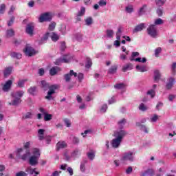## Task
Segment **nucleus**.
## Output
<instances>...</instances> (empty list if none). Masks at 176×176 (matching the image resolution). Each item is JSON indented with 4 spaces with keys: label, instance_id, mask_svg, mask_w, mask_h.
Returning a JSON list of instances; mask_svg holds the SVG:
<instances>
[{
    "label": "nucleus",
    "instance_id": "obj_1",
    "mask_svg": "<svg viewBox=\"0 0 176 176\" xmlns=\"http://www.w3.org/2000/svg\"><path fill=\"white\" fill-rule=\"evenodd\" d=\"M125 123V119H122L118 122V127H120V129L114 131V137H116V138L113 139L111 142L113 148H118V146L120 145L122 140H123V137L126 135V131L122 130L123 126H124Z\"/></svg>",
    "mask_w": 176,
    "mask_h": 176
},
{
    "label": "nucleus",
    "instance_id": "obj_2",
    "mask_svg": "<svg viewBox=\"0 0 176 176\" xmlns=\"http://www.w3.org/2000/svg\"><path fill=\"white\" fill-rule=\"evenodd\" d=\"M10 159H14V156L18 159H22V160H27L30 157V151H26L24 154V148H17L13 154H10Z\"/></svg>",
    "mask_w": 176,
    "mask_h": 176
},
{
    "label": "nucleus",
    "instance_id": "obj_3",
    "mask_svg": "<svg viewBox=\"0 0 176 176\" xmlns=\"http://www.w3.org/2000/svg\"><path fill=\"white\" fill-rule=\"evenodd\" d=\"M32 154L33 155L30 157L29 160V163L31 164V166H36V164H38V160H39V157H41L39 149L37 148H33Z\"/></svg>",
    "mask_w": 176,
    "mask_h": 176
},
{
    "label": "nucleus",
    "instance_id": "obj_4",
    "mask_svg": "<svg viewBox=\"0 0 176 176\" xmlns=\"http://www.w3.org/2000/svg\"><path fill=\"white\" fill-rule=\"evenodd\" d=\"M23 94L24 92L22 91H17L16 93L12 94V97L14 98L13 101L10 103L11 105H17L21 102V97H23Z\"/></svg>",
    "mask_w": 176,
    "mask_h": 176
},
{
    "label": "nucleus",
    "instance_id": "obj_5",
    "mask_svg": "<svg viewBox=\"0 0 176 176\" xmlns=\"http://www.w3.org/2000/svg\"><path fill=\"white\" fill-rule=\"evenodd\" d=\"M49 35L51 36V39L52 41H53V42H57V41L60 39V36H58L55 32L47 33L44 35V36L42 38L43 42L47 41V38H49Z\"/></svg>",
    "mask_w": 176,
    "mask_h": 176
},
{
    "label": "nucleus",
    "instance_id": "obj_6",
    "mask_svg": "<svg viewBox=\"0 0 176 176\" xmlns=\"http://www.w3.org/2000/svg\"><path fill=\"white\" fill-rule=\"evenodd\" d=\"M52 19H53V14L52 12H45L40 16L38 21L40 23H43L44 21H50Z\"/></svg>",
    "mask_w": 176,
    "mask_h": 176
},
{
    "label": "nucleus",
    "instance_id": "obj_7",
    "mask_svg": "<svg viewBox=\"0 0 176 176\" xmlns=\"http://www.w3.org/2000/svg\"><path fill=\"white\" fill-rule=\"evenodd\" d=\"M133 156L134 153L129 151L123 154L121 160L122 162H127V160H129V162H133V160L134 159Z\"/></svg>",
    "mask_w": 176,
    "mask_h": 176
},
{
    "label": "nucleus",
    "instance_id": "obj_8",
    "mask_svg": "<svg viewBox=\"0 0 176 176\" xmlns=\"http://www.w3.org/2000/svg\"><path fill=\"white\" fill-rule=\"evenodd\" d=\"M23 52L26 56H28L29 57H31L32 56H34V54H36V51L34 50L31 46L26 45L25 48L23 50Z\"/></svg>",
    "mask_w": 176,
    "mask_h": 176
},
{
    "label": "nucleus",
    "instance_id": "obj_9",
    "mask_svg": "<svg viewBox=\"0 0 176 176\" xmlns=\"http://www.w3.org/2000/svg\"><path fill=\"white\" fill-rule=\"evenodd\" d=\"M72 60V57L69 55H67L64 56L63 59H58L56 60L55 64L56 65H60V64H63V63H71Z\"/></svg>",
    "mask_w": 176,
    "mask_h": 176
},
{
    "label": "nucleus",
    "instance_id": "obj_10",
    "mask_svg": "<svg viewBox=\"0 0 176 176\" xmlns=\"http://www.w3.org/2000/svg\"><path fill=\"white\" fill-rule=\"evenodd\" d=\"M148 34L153 38H156L157 36V31L156 30V26L155 25H151L147 29Z\"/></svg>",
    "mask_w": 176,
    "mask_h": 176
},
{
    "label": "nucleus",
    "instance_id": "obj_11",
    "mask_svg": "<svg viewBox=\"0 0 176 176\" xmlns=\"http://www.w3.org/2000/svg\"><path fill=\"white\" fill-rule=\"evenodd\" d=\"M56 89H58V85H52L50 87V91H48L47 96H45V98L47 100H52L53 97L52 96V94H54L55 91Z\"/></svg>",
    "mask_w": 176,
    "mask_h": 176
},
{
    "label": "nucleus",
    "instance_id": "obj_12",
    "mask_svg": "<svg viewBox=\"0 0 176 176\" xmlns=\"http://www.w3.org/2000/svg\"><path fill=\"white\" fill-rule=\"evenodd\" d=\"M122 34V28L120 27L118 28L117 34H116V36H117V39L116 41H114V46H116V47L120 46V34Z\"/></svg>",
    "mask_w": 176,
    "mask_h": 176
},
{
    "label": "nucleus",
    "instance_id": "obj_13",
    "mask_svg": "<svg viewBox=\"0 0 176 176\" xmlns=\"http://www.w3.org/2000/svg\"><path fill=\"white\" fill-rule=\"evenodd\" d=\"M72 76H74V78H76V76H78V74L74 72V70H71L70 73L69 74L65 75V79L66 82H69L71 77Z\"/></svg>",
    "mask_w": 176,
    "mask_h": 176
},
{
    "label": "nucleus",
    "instance_id": "obj_14",
    "mask_svg": "<svg viewBox=\"0 0 176 176\" xmlns=\"http://www.w3.org/2000/svg\"><path fill=\"white\" fill-rule=\"evenodd\" d=\"M26 32L29 35H32L34 34V23H29L27 25Z\"/></svg>",
    "mask_w": 176,
    "mask_h": 176
},
{
    "label": "nucleus",
    "instance_id": "obj_15",
    "mask_svg": "<svg viewBox=\"0 0 176 176\" xmlns=\"http://www.w3.org/2000/svg\"><path fill=\"white\" fill-rule=\"evenodd\" d=\"M60 71H61V69L58 67H52L50 70V75L54 76V75H56L58 72H60Z\"/></svg>",
    "mask_w": 176,
    "mask_h": 176
},
{
    "label": "nucleus",
    "instance_id": "obj_16",
    "mask_svg": "<svg viewBox=\"0 0 176 176\" xmlns=\"http://www.w3.org/2000/svg\"><path fill=\"white\" fill-rule=\"evenodd\" d=\"M12 80H9L6 82V85H4L3 86V91H8V90H9V89H10V87L12 86Z\"/></svg>",
    "mask_w": 176,
    "mask_h": 176
},
{
    "label": "nucleus",
    "instance_id": "obj_17",
    "mask_svg": "<svg viewBox=\"0 0 176 176\" xmlns=\"http://www.w3.org/2000/svg\"><path fill=\"white\" fill-rule=\"evenodd\" d=\"M45 130L44 129H39L38 131V140L40 141H43V140H45Z\"/></svg>",
    "mask_w": 176,
    "mask_h": 176
},
{
    "label": "nucleus",
    "instance_id": "obj_18",
    "mask_svg": "<svg viewBox=\"0 0 176 176\" xmlns=\"http://www.w3.org/2000/svg\"><path fill=\"white\" fill-rule=\"evenodd\" d=\"M27 173H29V174H31L32 175H38L39 174V172L36 171V169H32L31 167H29L26 169Z\"/></svg>",
    "mask_w": 176,
    "mask_h": 176
},
{
    "label": "nucleus",
    "instance_id": "obj_19",
    "mask_svg": "<svg viewBox=\"0 0 176 176\" xmlns=\"http://www.w3.org/2000/svg\"><path fill=\"white\" fill-rule=\"evenodd\" d=\"M67 146V143L65 142H59L56 144L57 151H60V149H63Z\"/></svg>",
    "mask_w": 176,
    "mask_h": 176
},
{
    "label": "nucleus",
    "instance_id": "obj_20",
    "mask_svg": "<svg viewBox=\"0 0 176 176\" xmlns=\"http://www.w3.org/2000/svg\"><path fill=\"white\" fill-rule=\"evenodd\" d=\"M136 69L140 72H146V71H148V67L145 65H137Z\"/></svg>",
    "mask_w": 176,
    "mask_h": 176
},
{
    "label": "nucleus",
    "instance_id": "obj_21",
    "mask_svg": "<svg viewBox=\"0 0 176 176\" xmlns=\"http://www.w3.org/2000/svg\"><path fill=\"white\" fill-rule=\"evenodd\" d=\"M144 28H145V24L141 23L135 27V28L133 30V32H138V31H142Z\"/></svg>",
    "mask_w": 176,
    "mask_h": 176
},
{
    "label": "nucleus",
    "instance_id": "obj_22",
    "mask_svg": "<svg viewBox=\"0 0 176 176\" xmlns=\"http://www.w3.org/2000/svg\"><path fill=\"white\" fill-rule=\"evenodd\" d=\"M174 85V78H170L166 84L167 89H171Z\"/></svg>",
    "mask_w": 176,
    "mask_h": 176
},
{
    "label": "nucleus",
    "instance_id": "obj_23",
    "mask_svg": "<svg viewBox=\"0 0 176 176\" xmlns=\"http://www.w3.org/2000/svg\"><path fill=\"white\" fill-rule=\"evenodd\" d=\"M159 79H160V73L159 72V71L155 70L154 72V80L155 82H158Z\"/></svg>",
    "mask_w": 176,
    "mask_h": 176
},
{
    "label": "nucleus",
    "instance_id": "obj_24",
    "mask_svg": "<svg viewBox=\"0 0 176 176\" xmlns=\"http://www.w3.org/2000/svg\"><path fill=\"white\" fill-rule=\"evenodd\" d=\"M10 74H12V67L6 68L4 70V76H5V78H8V76H9Z\"/></svg>",
    "mask_w": 176,
    "mask_h": 176
},
{
    "label": "nucleus",
    "instance_id": "obj_25",
    "mask_svg": "<svg viewBox=\"0 0 176 176\" xmlns=\"http://www.w3.org/2000/svg\"><path fill=\"white\" fill-rule=\"evenodd\" d=\"M87 156L89 159H90L91 160H93V159H94L96 156V152L94 151H91L87 153Z\"/></svg>",
    "mask_w": 176,
    "mask_h": 176
},
{
    "label": "nucleus",
    "instance_id": "obj_26",
    "mask_svg": "<svg viewBox=\"0 0 176 176\" xmlns=\"http://www.w3.org/2000/svg\"><path fill=\"white\" fill-rule=\"evenodd\" d=\"M123 72H126V71H129L130 69H133V65L132 64H127L122 68Z\"/></svg>",
    "mask_w": 176,
    "mask_h": 176
},
{
    "label": "nucleus",
    "instance_id": "obj_27",
    "mask_svg": "<svg viewBox=\"0 0 176 176\" xmlns=\"http://www.w3.org/2000/svg\"><path fill=\"white\" fill-rule=\"evenodd\" d=\"M52 118H53V116H52V114H47V113L44 114V120H45L46 122L49 120H52Z\"/></svg>",
    "mask_w": 176,
    "mask_h": 176
},
{
    "label": "nucleus",
    "instance_id": "obj_28",
    "mask_svg": "<svg viewBox=\"0 0 176 176\" xmlns=\"http://www.w3.org/2000/svg\"><path fill=\"white\" fill-rule=\"evenodd\" d=\"M6 10V6L5 4H1L0 6V14H3Z\"/></svg>",
    "mask_w": 176,
    "mask_h": 176
},
{
    "label": "nucleus",
    "instance_id": "obj_29",
    "mask_svg": "<svg viewBox=\"0 0 176 176\" xmlns=\"http://www.w3.org/2000/svg\"><path fill=\"white\" fill-rule=\"evenodd\" d=\"M153 173V170L152 169H149L147 171H146L142 175V176H151Z\"/></svg>",
    "mask_w": 176,
    "mask_h": 176
},
{
    "label": "nucleus",
    "instance_id": "obj_30",
    "mask_svg": "<svg viewBox=\"0 0 176 176\" xmlns=\"http://www.w3.org/2000/svg\"><path fill=\"white\" fill-rule=\"evenodd\" d=\"M11 56L12 57H14L15 58H18V59L21 58V56H22L21 54H19V53H16V52L11 53Z\"/></svg>",
    "mask_w": 176,
    "mask_h": 176
},
{
    "label": "nucleus",
    "instance_id": "obj_31",
    "mask_svg": "<svg viewBox=\"0 0 176 176\" xmlns=\"http://www.w3.org/2000/svg\"><path fill=\"white\" fill-rule=\"evenodd\" d=\"M14 35V31L13 30L10 29L7 30V37L10 38L11 36H13Z\"/></svg>",
    "mask_w": 176,
    "mask_h": 176
},
{
    "label": "nucleus",
    "instance_id": "obj_32",
    "mask_svg": "<svg viewBox=\"0 0 176 176\" xmlns=\"http://www.w3.org/2000/svg\"><path fill=\"white\" fill-rule=\"evenodd\" d=\"M166 0H155L156 4L157 6H163L164 3H166Z\"/></svg>",
    "mask_w": 176,
    "mask_h": 176
},
{
    "label": "nucleus",
    "instance_id": "obj_33",
    "mask_svg": "<svg viewBox=\"0 0 176 176\" xmlns=\"http://www.w3.org/2000/svg\"><path fill=\"white\" fill-rule=\"evenodd\" d=\"M133 61H136L138 63H146V58H136L133 60Z\"/></svg>",
    "mask_w": 176,
    "mask_h": 176
},
{
    "label": "nucleus",
    "instance_id": "obj_34",
    "mask_svg": "<svg viewBox=\"0 0 176 176\" xmlns=\"http://www.w3.org/2000/svg\"><path fill=\"white\" fill-rule=\"evenodd\" d=\"M92 63H91V59L90 58H87V63L85 65V67L87 68H90L91 67Z\"/></svg>",
    "mask_w": 176,
    "mask_h": 176
},
{
    "label": "nucleus",
    "instance_id": "obj_35",
    "mask_svg": "<svg viewBox=\"0 0 176 176\" xmlns=\"http://www.w3.org/2000/svg\"><path fill=\"white\" fill-rule=\"evenodd\" d=\"M140 56V53L138 52H133L131 58V61H134L135 57H138Z\"/></svg>",
    "mask_w": 176,
    "mask_h": 176
},
{
    "label": "nucleus",
    "instance_id": "obj_36",
    "mask_svg": "<svg viewBox=\"0 0 176 176\" xmlns=\"http://www.w3.org/2000/svg\"><path fill=\"white\" fill-rule=\"evenodd\" d=\"M85 12H86V8L85 7H82L80 8V12L78 13V16H83V14H85Z\"/></svg>",
    "mask_w": 176,
    "mask_h": 176
},
{
    "label": "nucleus",
    "instance_id": "obj_37",
    "mask_svg": "<svg viewBox=\"0 0 176 176\" xmlns=\"http://www.w3.org/2000/svg\"><path fill=\"white\" fill-rule=\"evenodd\" d=\"M145 9H146V6H143V7H142L138 13L140 14V16H141V14H144V13H145Z\"/></svg>",
    "mask_w": 176,
    "mask_h": 176
},
{
    "label": "nucleus",
    "instance_id": "obj_38",
    "mask_svg": "<svg viewBox=\"0 0 176 176\" xmlns=\"http://www.w3.org/2000/svg\"><path fill=\"white\" fill-rule=\"evenodd\" d=\"M124 87H126V85L123 83L117 84L115 85L116 89H124Z\"/></svg>",
    "mask_w": 176,
    "mask_h": 176
},
{
    "label": "nucleus",
    "instance_id": "obj_39",
    "mask_svg": "<svg viewBox=\"0 0 176 176\" xmlns=\"http://www.w3.org/2000/svg\"><path fill=\"white\" fill-rule=\"evenodd\" d=\"M35 91H36V87H31L30 89H28V92L30 93V94H35Z\"/></svg>",
    "mask_w": 176,
    "mask_h": 176
},
{
    "label": "nucleus",
    "instance_id": "obj_40",
    "mask_svg": "<svg viewBox=\"0 0 176 176\" xmlns=\"http://www.w3.org/2000/svg\"><path fill=\"white\" fill-rule=\"evenodd\" d=\"M25 82H27V80H20L18 82L19 87H23V86H24V83H25Z\"/></svg>",
    "mask_w": 176,
    "mask_h": 176
},
{
    "label": "nucleus",
    "instance_id": "obj_41",
    "mask_svg": "<svg viewBox=\"0 0 176 176\" xmlns=\"http://www.w3.org/2000/svg\"><path fill=\"white\" fill-rule=\"evenodd\" d=\"M162 52V48L158 47L155 51V57H159V54Z\"/></svg>",
    "mask_w": 176,
    "mask_h": 176
},
{
    "label": "nucleus",
    "instance_id": "obj_42",
    "mask_svg": "<svg viewBox=\"0 0 176 176\" xmlns=\"http://www.w3.org/2000/svg\"><path fill=\"white\" fill-rule=\"evenodd\" d=\"M107 35L109 38H112L113 36V30H107Z\"/></svg>",
    "mask_w": 176,
    "mask_h": 176
},
{
    "label": "nucleus",
    "instance_id": "obj_43",
    "mask_svg": "<svg viewBox=\"0 0 176 176\" xmlns=\"http://www.w3.org/2000/svg\"><path fill=\"white\" fill-rule=\"evenodd\" d=\"M49 30L50 31H53V30H54V28H56V23L52 22L51 23V24L49 25Z\"/></svg>",
    "mask_w": 176,
    "mask_h": 176
},
{
    "label": "nucleus",
    "instance_id": "obj_44",
    "mask_svg": "<svg viewBox=\"0 0 176 176\" xmlns=\"http://www.w3.org/2000/svg\"><path fill=\"white\" fill-rule=\"evenodd\" d=\"M126 12H127V13H131V12H133V6L130 5L126 6Z\"/></svg>",
    "mask_w": 176,
    "mask_h": 176
},
{
    "label": "nucleus",
    "instance_id": "obj_45",
    "mask_svg": "<svg viewBox=\"0 0 176 176\" xmlns=\"http://www.w3.org/2000/svg\"><path fill=\"white\" fill-rule=\"evenodd\" d=\"M139 109L140 111H146L148 109V107H146V106H145V104H141L139 107Z\"/></svg>",
    "mask_w": 176,
    "mask_h": 176
},
{
    "label": "nucleus",
    "instance_id": "obj_46",
    "mask_svg": "<svg viewBox=\"0 0 176 176\" xmlns=\"http://www.w3.org/2000/svg\"><path fill=\"white\" fill-rule=\"evenodd\" d=\"M155 24L156 25H160V24H163V20L162 19H157L155 21Z\"/></svg>",
    "mask_w": 176,
    "mask_h": 176
},
{
    "label": "nucleus",
    "instance_id": "obj_47",
    "mask_svg": "<svg viewBox=\"0 0 176 176\" xmlns=\"http://www.w3.org/2000/svg\"><path fill=\"white\" fill-rule=\"evenodd\" d=\"M30 146H31V142H26L23 143V147L25 148V149H28Z\"/></svg>",
    "mask_w": 176,
    "mask_h": 176
},
{
    "label": "nucleus",
    "instance_id": "obj_48",
    "mask_svg": "<svg viewBox=\"0 0 176 176\" xmlns=\"http://www.w3.org/2000/svg\"><path fill=\"white\" fill-rule=\"evenodd\" d=\"M87 25H90L93 23V19L91 18H87L85 20Z\"/></svg>",
    "mask_w": 176,
    "mask_h": 176
},
{
    "label": "nucleus",
    "instance_id": "obj_49",
    "mask_svg": "<svg viewBox=\"0 0 176 176\" xmlns=\"http://www.w3.org/2000/svg\"><path fill=\"white\" fill-rule=\"evenodd\" d=\"M147 94L151 96V98H153L155 97V91L153 89H151L147 92Z\"/></svg>",
    "mask_w": 176,
    "mask_h": 176
},
{
    "label": "nucleus",
    "instance_id": "obj_50",
    "mask_svg": "<svg viewBox=\"0 0 176 176\" xmlns=\"http://www.w3.org/2000/svg\"><path fill=\"white\" fill-rule=\"evenodd\" d=\"M41 85L42 87L44 89H47V87H49V84L46 83V81L45 80L41 81Z\"/></svg>",
    "mask_w": 176,
    "mask_h": 176
},
{
    "label": "nucleus",
    "instance_id": "obj_51",
    "mask_svg": "<svg viewBox=\"0 0 176 176\" xmlns=\"http://www.w3.org/2000/svg\"><path fill=\"white\" fill-rule=\"evenodd\" d=\"M32 118V113L28 112L25 114V116L23 117V119H30Z\"/></svg>",
    "mask_w": 176,
    "mask_h": 176
},
{
    "label": "nucleus",
    "instance_id": "obj_52",
    "mask_svg": "<svg viewBox=\"0 0 176 176\" xmlns=\"http://www.w3.org/2000/svg\"><path fill=\"white\" fill-rule=\"evenodd\" d=\"M64 122L67 127H71V121L69 120L65 119Z\"/></svg>",
    "mask_w": 176,
    "mask_h": 176
},
{
    "label": "nucleus",
    "instance_id": "obj_53",
    "mask_svg": "<svg viewBox=\"0 0 176 176\" xmlns=\"http://www.w3.org/2000/svg\"><path fill=\"white\" fill-rule=\"evenodd\" d=\"M159 119V116L157 115H154L151 117V122H156Z\"/></svg>",
    "mask_w": 176,
    "mask_h": 176
},
{
    "label": "nucleus",
    "instance_id": "obj_54",
    "mask_svg": "<svg viewBox=\"0 0 176 176\" xmlns=\"http://www.w3.org/2000/svg\"><path fill=\"white\" fill-rule=\"evenodd\" d=\"M116 67H113L109 70V74H115L116 72Z\"/></svg>",
    "mask_w": 176,
    "mask_h": 176
},
{
    "label": "nucleus",
    "instance_id": "obj_55",
    "mask_svg": "<svg viewBox=\"0 0 176 176\" xmlns=\"http://www.w3.org/2000/svg\"><path fill=\"white\" fill-rule=\"evenodd\" d=\"M107 108L108 107L107 106V104L103 105L100 109L101 112H107Z\"/></svg>",
    "mask_w": 176,
    "mask_h": 176
},
{
    "label": "nucleus",
    "instance_id": "obj_56",
    "mask_svg": "<svg viewBox=\"0 0 176 176\" xmlns=\"http://www.w3.org/2000/svg\"><path fill=\"white\" fill-rule=\"evenodd\" d=\"M100 6H105L107 5V2L104 0H100L99 1Z\"/></svg>",
    "mask_w": 176,
    "mask_h": 176
},
{
    "label": "nucleus",
    "instance_id": "obj_57",
    "mask_svg": "<svg viewBox=\"0 0 176 176\" xmlns=\"http://www.w3.org/2000/svg\"><path fill=\"white\" fill-rule=\"evenodd\" d=\"M16 176H27V173L25 172H19Z\"/></svg>",
    "mask_w": 176,
    "mask_h": 176
},
{
    "label": "nucleus",
    "instance_id": "obj_58",
    "mask_svg": "<svg viewBox=\"0 0 176 176\" xmlns=\"http://www.w3.org/2000/svg\"><path fill=\"white\" fill-rule=\"evenodd\" d=\"M67 171L70 174V175H74V170L72 169V168H67Z\"/></svg>",
    "mask_w": 176,
    "mask_h": 176
},
{
    "label": "nucleus",
    "instance_id": "obj_59",
    "mask_svg": "<svg viewBox=\"0 0 176 176\" xmlns=\"http://www.w3.org/2000/svg\"><path fill=\"white\" fill-rule=\"evenodd\" d=\"M78 153H79V151L78 150L74 151V153H72L71 157H75V156H76Z\"/></svg>",
    "mask_w": 176,
    "mask_h": 176
},
{
    "label": "nucleus",
    "instance_id": "obj_60",
    "mask_svg": "<svg viewBox=\"0 0 176 176\" xmlns=\"http://www.w3.org/2000/svg\"><path fill=\"white\" fill-rule=\"evenodd\" d=\"M175 68H176V63H173L171 67L172 72H175Z\"/></svg>",
    "mask_w": 176,
    "mask_h": 176
},
{
    "label": "nucleus",
    "instance_id": "obj_61",
    "mask_svg": "<svg viewBox=\"0 0 176 176\" xmlns=\"http://www.w3.org/2000/svg\"><path fill=\"white\" fill-rule=\"evenodd\" d=\"M43 74H45V70L43 69H38V74L42 76V75H43Z\"/></svg>",
    "mask_w": 176,
    "mask_h": 176
},
{
    "label": "nucleus",
    "instance_id": "obj_62",
    "mask_svg": "<svg viewBox=\"0 0 176 176\" xmlns=\"http://www.w3.org/2000/svg\"><path fill=\"white\" fill-rule=\"evenodd\" d=\"M78 80L80 82L82 79H83V74L82 73L78 74Z\"/></svg>",
    "mask_w": 176,
    "mask_h": 176
},
{
    "label": "nucleus",
    "instance_id": "obj_63",
    "mask_svg": "<svg viewBox=\"0 0 176 176\" xmlns=\"http://www.w3.org/2000/svg\"><path fill=\"white\" fill-rule=\"evenodd\" d=\"M61 173V171L58 172V171H55L52 173V176H58L59 174Z\"/></svg>",
    "mask_w": 176,
    "mask_h": 176
},
{
    "label": "nucleus",
    "instance_id": "obj_64",
    "mask_svg": "<svg viewBox=\"0 0 176 176\" xmlns=\"http://www.w3.org/2000/svg\"><path fill=\"white\" fill-rule=\"evenodd\" d=\"M157 13L158 16H162V14H163V11L160 9H158L157 10Z\"/></svg>",
    "mask_w": 176,
    "mask_h": 176
}]
</instances>
